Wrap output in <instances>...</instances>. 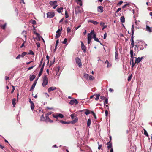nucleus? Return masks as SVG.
<instances>
[{
	"mask_svg": "<svg viewBox=\"0 0 152 152\" xmlns=\"http://www.w3.org/2000/svg\"><path fill=\"white\" fill-rule=\"evenodd\" d=\"M118 50L116 49V51L115 52V58L116 60L117 59H118Z\"/></svg>",
	"mask_w": 152,
	"mask_h": 152,
	"instance_id": "21",
	"label": "nucleus"
},
{
	"mask_svg": "<svg viewBox=\"0 0 152 152\" xmlns=\"http://www.w3.org/2000/svg\"><path fill=\"white\" fill-rule=\"evenodd\" d=\"M107 35V34L106 33H105L104 35V38H104V39H106V38Z\"/></svg>",
	"mask_w": 152,
	"mask_h": 152,
	"instance_id": "62",
	"label": "nucleus"
},
{
	"mask_svg": "<svg viewBox=\"0 0 152 152\" xmlns=\"http://www.w3.org/2000/svg\"><path fill=\"white\" fill-rule=\"evenodd\" d=\"M35 66V65H34L33 66H31V67H28V69H27L28 70H31V69H32L34 67V66Z\"/></svg>",
	"mask_w": 152,
	"mask_h": 152,
	"instance_id": "54",
	"label": "nucleus"
},
{
	"mask_svg": "<svg viewBox=\"0 0 152 152\" xmlns=\"http://www.w3.org/2000/svg\"><path fill=\"white\" fill-rule=\"evenodd\" d=\"M45 121L46 122H49L50 123H52L53 122V121L50 120L48 117V116L45 115Z\"/></svg>",
	"mask_w": 152,
	"mask_h": 152,
	"instance_id": "9",
	"label": "nucleus"
},
{
	"mask_svg": "<svg viewBox=\"0 0 152 152\" xmlns=\"http://www.w3.org/2000/svg\"><path fill=\"white\" fill-rule=\"evenodd\" d=\"M56 88V87H52L49 88L48 89V92H50L51 91H53Z\"/></svg>",
	"mask_w": 152,
	"mask_h": 152,
	"instance_id": "14",
	"label": "nucleus"
},
{
	"mask_svg": "<svg viewBox=\"0 0 152 152\" xmlns=\"http://www.w3.org/2000/svg\"><path fill=\"white\" fill-rule=\"evenodd\" d=\"M27 53L26 52H23L22 54L21 55V57H23L24 56H25L26 54Z\"/></svg>",
	"mask_w": 152,
	"mask_h": 152,
	"instance_id": "43",
	"label": "nucleus"
},
{
	"mask_svg": "<svg viewBox=\"0 0 152 152\" xmlns=\"http://www.w3.org/2000/svg\"><path fill=\"white\" fill-rule=\"evenodd\" d=\"M30 22L33 25L36 24V22L35 20H31L30 21Z\"/></svg>",
	"mask_w": 152,
	"mask_h": 152,
	"instance_id": "42",
	"label": "nucleus"
},
{
	"mask_svg": "<svg viewBox=\"0 0 152 152\" xmlns=\"http://www.w3.org/2000/svg\"><path fill=\"white\" fill-rule=\"evenodd\" d=\"M133 58H134V57H132V58H131V59H130V64L132 65V68H133V67L134 66V65H135V64H136L135 62V63H134V62Z\"/></svg>",
	"mask_w": 152,
	"mask_h": 152,
	"instance_id": "11",
	"label": "nucleus"
},
{
	"mask_svg": "<svg viewBox=\"0 0 152 152\" xmlns=\"http://www.w3.org/2000/svg\"><path fill=\"white\" fill-rule=\"evenodd\" d=\"M146 30L148 31L149 32H152V29H151V28L149 27L147 25H146Z\"/></svg>",
	"mask_w": 152,
	"mask_h": 152,
	"instance_id": "19",
	"label": "nucleus"
},
{
	"mask_svg": "<svg viewBox=\"0 0 152 152\" xmlns=\"http://www.w3.org/2000/svg\"><path fill=\"white\" fill-rule=\"evenodd\" d=\"M144 134L147 137L148 136V134L147 132V131L145 129H144Z\"/></svg>",
	"mask_w": 152,
	"mask_h": 152,
	"instance_id": "34",
	"label": "nucleus"
},
{
	"mask_svg": "<svg viewBox=\"0 0 152 152\" xmlns=\"http://www.w3.org/2000/svg\"><path fill=\"white\" fill-rule=\"evenodd\" d=\"M47 15L48 18H53L55 14L53 12H49L47 13Z\"/></svg>",
	"mask_w": 152,
	"mask_h": 152,
	"instance_id": "3",
	"label": "nucleus"
},
{
	"mask_svg": "<svg viewBox=\"0 0 152 152\" xmlns=\"http://www.w3.org/2000/svg\"><path fill=\"white\" fill-rule=\"evenodd\" d=\"M90 34H93V38L94 39V38L95 37H96V34H95V33H94V30L91 31V32Z\"/></svg>",
	"mask_w": 152,
	"mask_h": 152,
	"instance_id": "27",
	"label": "nucleus"
},
{
	"mask_svg": "<svg viewBox=\"0 0 152 152\" xmlns=\"http://www.w3.org/2000/svg\"><path fill=\"white\" fill-rule=\"evenodd\" d=\"M37 80H36L34 82L33 84L32 85V86L30 90V91H32L34 89V88L35 87V86H36V83H37Z\"/></svg>",
	"mask_w": 152,
	"mask_h": 152,
	"instance_id": "10",
	"label": "nucleus"
},
{
	"mask_svg": "<svg viewBox=\"0 0 152 152\" xmlns=\"http://www.w3.org/2000/svg\"><path fill=\"white\" fill-rule=\"evenodd\" d=\"M91 39V36L90 34H88V43L89 44L90 43Z\"/></svg>",
	"mask_w": 152,
	"mask_h": 152,
	"instance_id": "12",
	"label": "nucleus"
},
{
	"mask_svg": "<svg viewBox=\"0 0 152 152\" xmlns=\"http://www.w3.org/2000/svg\"><path fill=\"white\" fill-rule=\"evenodd\" d=\"M96 96V97L95 98L96 100H98L99 98L100 94H97L95 95Z\"/></svg>",
	"mask_w": 152,
	"mask_h": 152,
	"instance_id": "31",
	"label": "nucleus"
},
{
	"mask_svg": "<svg viewBox=\"0 0 152 152\" xmlns=\"http://www.w3.org/2000/svg\"><path fill=\"white\" fill-rule=\"evenodd\" d=\"M99 142H98V144L99 145L98 147V149L99 150H100L101 148V147H102V145H99Z\"/></svg>",
	"mask_w": 152,
	"mask_h": 152,
	"instance_id": "47",
	"label": "nucleus"
},
{
	"mask_svg": "<svg viewBox=\"0 0 152 152\" xmlns=\"http://www.w3.org/2000/svg\"><path fill=\"white\" fill-rule=\"evenodd\" d=\"M107 145H108L107 148L108 149L110 148L111 149V148H112V144L111 143L110 141L107 142Z\"/></svg>",
	"mask_w": 152,
	"mask_h": 152,
	"instance_id": "18",
	"label": "nucleus"
},
{
	"mask_svg": "<svg viewBox=\"0 0 152 152\" xmlns=\"http://www.w3.org/2000/svg\"><path fill=\"white\" fill-rule=\"evenodd\" d=\"M34 52L31 50H30L29 51V52L28 53V54L34 55Z\"/></svg>",
	"mask_w": 152,
	"mask_h": 152,
	"instance_id": "44",
	"label": "nucleus"
},
{
	"mask_svg": "<svg viewBox=\"0 0 152 152\" xmlns=\"http://www.w3.org/2000/svg\"><path fill=\"white\" fill-rule=\"evenodd\" d=\"M31 108L32 110H33L34 107V104L33 102L31 103Z\"/></svg>",
	"mask_w": 152,
	"mask_h": 152,
	"instance_id": "30",
	"label": "nucleus"
},
{
	"mask_svg": "<svg viewBox=\"0 0 152 152\" xmlns=\"http://www.w3.org/2000/svg\"><path fill=\"white\" fill-rule=\"evenodd\" d=\"M91 112V113H92L94 117L95 118V119H96V115L95 113H94V112L93 111H92Z\"/></svg>",
	"mask_w": 152,
	"mask_h": 152,
	"instance_id": "49",
	"label": "nucleus"
},
{
	"mask_svg": "<svg viewBox=\"0 0 152 152\" xmlns=\"http://www.w3.org/2000/svg\"><path fill=\"white\" fill-rule=\"evenodd\" d=\"M63 9L62 7H60L59 8L57 9V11L59 13H60L61 12V10Z\"/></svg>",
	"mask_w": 152,
	"mask_h": 152,
	"instance_id": "40",
	"label": "nucleus"
},
{
	"mask_svg": "<svg viewBox=\"0 0 152 152\" xmlns=\"http://www.w3.org/2000/svg\"><path fill=\"white\" fill-rule=\"evenodd\" d=\"M66 42L67 39L66 38H65L63 42L62 43L64 44H66Z\"/></svg>",
	"mask_w": 152,
	"mask_h": 152,
	"instance_id": "50",
	"label": "nucleus"
},
{
	"mask_svg": "<svg viewBox=\"0 0 152 152\" xmlns=\"http://www.w3.org/2000/svg\"><path fill=\"white\" fill-rule=\"evenodd\" d=\"M57 2L56 1H50L49 2V4L51 6H54L57 4Z\"/></svg>",
	"mask_w": 152,
	"mask_h": 152,
	"instance_id": "16",
	"label": "nucleus"
},
{
	"mask_svg": "<svg viewBox=\"0 0 152 152\" xmlns=\"http://www.w3.org/2000/svg\"><path fill=\"white\" fill-rule=\"evenodd\" d=\"M78 103V102L75 99H74L71 100L69 102V104L72 105L74 104L75 103L76 104H77Z\"/></svg>",
	"mask_w": 152,
	"mask_h": 152,
	"instance_id": "5",
	"label": "nucleus"
},
{
	"mask_svg": "<svg viewBox=\"0 0 152 152\" xmlns=\"http://www.w3.org/2000/svg\"><path fill=\"white\" fill-rule=\"evenodd\" d=\"M82 49L83 50L84 52H85L86 51V48L85 46H82L81 47Z\"/></svg>",
	"mask_w": 152,
	"mask_h": 152,
	"instance_id": "33",
	"label": "nucleus"
},
{
	"mask_svg": "<svg viewBox=\"0 0 152 152\" xmlns=\"http://www.w3.org/2000/svg\"><path fill=\"white\" fill-rule=\"evenodd\" d=\"M53 117L54 118H56V119H57L58 118V115H57V113L56 115L53 114Z\"/></svg>",
	"mask_w": 152,
	"mask_h": 152,
	"instance_id": "45",
	"label": "nucleus"
},
{
	"mask_svg": "<svg viewBox=\"0 0 152 152\" xmlns=\"http://www.w3.org/2000/svg\"><path fill=\"white\" fill-rule=\"evenodd\" d=\"M74 115H75V114L73 113V114H71V115H70L72 119H74Z\"/></svg>",
	"mask_w": 152,
	"mask_h": 152,
	"instance_id": "57",
	"label": "nucleus"
},
{
	"mask_svg": "<svg viewBox=\"0 0 152 152\" xmlns=\"http://www.w3.org/2000/svg\"><path fill=\"white\" fill-rule=\"evenodd\" d=\"M44 65H45V63H44L41 68V69H40V72H39V73L38 75V76L39 77H40L41 76V75L42 73L43 70L44 69Z\"/></svg>",
	"mask_w": 152,
	"mask_h": 152,
	"instance_id": "6",
	"label": "nucleus"
},
{
	"mask_svg": "<svg viewBox=\"0 0 152 152\" xmlns=\"http://www.w3.org/2000/svg\"><path fill=\"white\" fill-rule=\"evenodd\" d=\"M59 43V41H58V40H57L56 41V46H55V48L54 49V51H55V50H56V48H57V47L58 45V44Z\"/></svg>",
	"mask_w": 152,
	"mask_h": 152,
	"instance_id": "29",
	"label": "nucleus"
},
{
	"mask_svg": "<svg viewBox=\"0 0 152 152\" xmlns=\"http://www.w3.org/2000/svg\"><path fill=\"white\" fill-rule=\"evenodd\" d=\"M61 29H58V30L57 31L56 33H58V32L59 31H62V27H61Z\"/></svg>",
	"mask_w": 152,
	"mask_h": 152,
	"instance_id": "58",
	"label": "nucleus"
},
{
	"mask_svg": "<svg viewBox=\"0 0 152 152\" xmlns=\"http://www.w3.org/2000/svg\"><path fill=\"white\" fill-rule=\"evenodd\" d=\"M80 7L79 6H77L75 8V11L76 14L81 12V10H80Z\"/></svg>",
	"mask_w": 152,
	"mask_h": 152,
	"instance_id": "7",
	"label": "nucleus"
},
{
	"mask_svg": "<svg viewBox=\"0 0 152 152\" xmlns=\"http://www.w3.org/2000/svg\"><path fill=\"white\" fill-rule=\"evenodd\" d=\"M100 99L102 100H104L105 99V97L104 96H100Z\"/></svg>",
	"mask_w": 152,
	"mask_h": 152,
	"instance_id": "63",
	"label": "nucleus"
},
{
	"mask_svg": "<svg viewBox=\"0 0 152 152\" xmlns=\"http://www.w3.org/2000/svg\"><path fill=\"white\" fill-rule=\"evenodd\" d=\"M88 22H91L94 25H97L98 23V22L96 21H94L93 20H89L88 21Z\"/></svg>",
	"mask_w": 152,
	"mask_h": 152,
	"instance_id": "22",
	"label": "nucleus"
},
{
	"mask_svg": "<svg viewBox=\"0 0 152 152\" xmlns=\"http://www.w3.org/2000/svg\"><path fill=\"white\" fill-rule=\"evenodd\" d=\"M16 99L15 98H14L12 100V103L14 107H15V105L16 104L15 101Z\"/></svg>",
	"mask_w": 152,
	"mask_h": 152,
	"instance_id": "25",
	"label": "nucleus"
},
{
	"mask_svg": "<svg viewBox=\"0 0 152 152\" xmlns=\"http://www.w3.org/2000/svg\"><path fill=\"white\" fill-rule=\"evenodd\" d=\"M131 31H132V35L134 34V27L133 24H132V27L131 28Z\"/></svg>",
	"mask_w": 152,
	"mask_h": 152,
	"instance_id": "26",
	"label": "nucleus"
},
{
	"mask_svg": "<svg viewBox=\"0 0 152 152\" xmlns=\"http://www.w3.org/2000/svg\"><path fill=\"white\" fill-rule=\"evenodd\" d=\"M48 83V79L46 75H45L43 78V82L42 84L43 87L45 86Z\"/></svg>",
	"mask_w": 152,
	"mask_h": 152,
	"instance_id": "2",
	"label": "nucleus"
},
{
	"mask_svg": "<svg viewBox=\"0 0 152 152\" xmlns=\"http://www.w3.org/2000/svg\"><path fill=\"white\" fill-rule=\"evenodd\" d=\"M67 32V33H69L71 31V29L69 27H68L66 29Z\"/></svg>",
	"mask_w": 152,
	"mask_h": 152,
	"instance_id": "52",
	"label": "nucleus"
},
{
	"mask_svg": "<svg viewBox=\"0 0 152 152\" xmlns=\"http://www.w3.org/2000/svg\"><path fill=\"white\" fill-rule=\"evenodd\" d=\"M78 120V118L76 117L73 120L71 121L70 123L72 124H74Z\"/></svg>",
	"mask_w": 152,
	"mask_h": 152,
	"instance_id": "15",
	"label": "nucleus"
},
{
	"mask_svg": "<svg viewBox=\"0 0 152 152\" xmlns=\"http://www.w3.org/2000/svg\"><path fill=\"white\" fill-rule=\"evenodd\" d=\"M130 54L131 58L133 57V50H131L130 51Z\"/></svg>",
	"mask_w": 152,
	"mask_h": 152,
	"instance_id": "41",
	"label": "nucleus"
},
{
	"mask_svg": "<svg viewBox=\"0 0 152 152\" xmlns=\"http://www.w3.org/2000/svg\"><path fill=\"white\" fill-rule=\"evenodd\" d=\"M56 33V37L57 38H59L60 36V35L61 33Z\"/></svg>",
	"mask_w": 152,
	"mask_h": 152,
	"instance_id": "35",
	"label": "nucleus"
},
{
	"mask_svg": "<svg viewBox=\"0 0 152 152\" xmlns=\"http://www.w3.org/2000/svg\"><path fill=\"white\" fill-rule=\"evenodd\" d=\"M35 76L34 75H31L30 76V81H32L35 78Z\"/></svg>",
	"mask_w": 152,
	"mask_h": 152,
	"instance_id": "17",
	"label": "nucleus"
},
{
	"mask_svg": "<svg viewBox=\"0 0 152 152\" xmlns=\"http://www.w3.org/2000/svg\"><path fill=\"white\" fill-rule=\"evenodd\" d=\"M37 47L39 48L40 47V44L39 42H38L36 43Z\"/></svg>",
	"mask_w": 152,
	"mask_h": 152,
	"instance_id": "60",
	"label": "nucleus"
},
{
	"mask_svg": "<svg viewBox=\"0 0 152 152\" xmlns=\"http://www.w3.org/2000/svg\"><path fill=\"white\" fill-rule=\"evenodd\" d=\"M105 114L106 116H107V115L108 114V112L107 110H105Z\"/></svg>",
	"mask_w": 152,
	"mask_h": 152,
	"instance_id": "64",
	"label": "nucleus"
},
{
	"mask_svg": "<svg viewBox=\"0 0 152 152\" xmlns=\"http://www.w3.org/2000/svg\"><path fill=\"white\" fill-rule=\"evenodd\" d=\"M94 40L95 41H96L99 42H100V41L99 40L98 38L96 37H95L94 38Z\"/></svg>",
	"mask_w": 152,
	"mask_h": 152,
	"instance_id": "48",
	"label": "nucleus"
},
{
	"mask_svg": "<svg viewBox=\"0 0 152 152\" xmlns=\"http://www.w3.org/2000/svg\"><path fill=\"white\" fill-rule=\"evenodd\" d=\"M136 58V60H135V63H137V64H138L142 59L143 58V56H142L141 57H138V58Z\"/></svg>",
	"mask_w": 152,
	"mask_h": 152,
	"instance_id": "8",
	"label": "nucleus"
},
{
	"mask_svg": "<svg viewBox=\"0 0 152 152\" xmlns=\"http://www.w3.org/2000/svg\"><path fill=\"white\" fill-rule=\"evenodd\" d=\"M46 59H47V64H48L49 62V56L48 55H47L46 56Z\"/></svg>",
	"mask_w": 152,
	"mask_h": 152,
	"instance_id": "46",
	"label": "nucleus"
},
{
	"mask_svg": "<svg viewBox=\"0 0 152 152\" xmlns=\"http://www.w3.org/2000/svg\"><path fill=\"white\" fill-rule=\"evenodd\" d=\"M132 75H130L129 76L128 78V80H127L128 81H130L131 80V79L132 78Z\"/></svg>",
	"mask_w": 152,
	"mask_h": 152,
	"instance_id": "39",
	"label": "nucleus"
},
{
	"mask_svg": "<svg viewBox=\"0 0 152 152\" xmlns=\"http://www.w3.org/2000/svg\"><path fill=\"white\" fill-rule=\"evenodd\" d=\"M12 87L13 88V89H12V91L11 92V93H13L14 91L15 90V87L14 86H12Z\"/></svg>",
	"mask_w": 152,
	"mask_h": 152,
	"instance_id": "61",
	"label": "nucleus"
},
{
	"mask_svg": "<svg viewBox=\"0 0 152 152\" xmlns=\"http://www.w3.org/2000/svg\"><path fill=\"white\" fill-rule=\"evenodd\" d=\"M105 103L106 104H107L108 103V99L107 98H106L105 100Z\"/></svg>",
	"mask_w": 152,
	"mask_h": 152,
	"instance_id": "56",
	"label": "nucleus"
},
{
	"mask_svg": "<svg viewBox=\"0 0 152 152\" xmlns=\"http://www.w3.org/2000/svg\"><path fill=\"white\" fill-rule=\"evenodd\" d=\"M91 119H88V120L87 123V125L89 127L90 126L91 124Z\"/></svg>",
	"mask_w": 152,
	"mask_h": 152,
	"instance_id": "23",
	"label": "nucleus"
},
{
	"mask_svg": "<svg viewBox=\"0 0 152 152\" xmlns=\"http://www.w3.org/2000/svg\"><path fill=\"white\" fill-rule=\"evenodd\" d=\"M76 2L78 4H79L80 6L82 5V2L81 0H76Z\"/></svg>",
	"mask_w": 152,
	"mask_h": 152,
	"instance_id": "20",
	"label": "nucleus"
},
{
	"mask_svg": "<svg viewBox=\"0 0 152 152\" xmlns=\"http://www.w3.org/2000/svg\"><path fill=\"white\" fill-rule=\"evenodd\" d=\"M43 61V58H42L41 59V61H40V65H39V67H40L42 64V63Z\"/></svg>",
	"mask_w": 152,
	"mask_h": 152,
	"instance_id": "59",
	"label": "nucleus"
},
{
	"mask_svg": "<svg viewBox=\"0 0 152 152\" xmlns=\"http://www.w3.org/2000/svg\"><path fill=\"white\" fill-rule=\"evenodd\" d=\"M84 113L86 115H88L90 113V111L86 109Z\"/></svg>",
	"mask_w": 152,
	"mask_h": 152,
	"instance_id": "36",
	"label": "nucleus"
},
{
	"mask_svg": "<svg viewBox=\"0 0 152 152\" xmlns=\"http://www.w3.org/2000/svg\"><path fill=\"white\" fill-rule=\"evenodd\" d=\"M57 115H58V117L60 118H62L64 117L63 115L61 113H57Z\"/></svg>",
	"mask_w": 152,
	"mask_h": 152,
	"instance_id": "37",
	"label": "nucleus"
},
{
	"mask_svg": "<svg viewBox=\"0 0 152 152\" xmlns=\"http://www.w3.org/2000/svg\"><path fill=\"white\" fill-rule=\"evenodd\" d=\"M34 34H36L38 37L40 36V34L39 33L36 32L35 31H34Z\"/></svg>",
	"mask_w": 152,
	"mask_h": 152,
	"instance_id": "51",
	"label": "nucleus"
},
{
	"mask_svg": "<svg viewBox=\"0 0 152 152\" xmlns=\"http://www.w3.org/2000/svg\"><path fill=\"white\" fill-rule=\"evenodd\" d=\"M134 40H132V41H131V48H133L134 46Z\"/></svg>",
	"mask_w": 152,
	"mask_h": 152,
	"instance_id": "32",
	"label": "nucleus"
},
{
	"mask_svg": "<svg viewBox=\"0 0 152 152\" xmlns=\"http://www.w3.org/2000/svg\"><path fill=\"white\" fill-rule=\"evenodd\" d=\"M84 77L87 80L89 79L91 80L94 79V77L91 75H89L87 74H84Z\"/></svg>",
	"mask_w": 152,
	"mask_h": 152,
	"instance_id": "1",
	"label": "nucleus"
},
{
	"mask_svg": "<svg viewBox=\"0 0 152 152\" xmlns=\"http://www.w3.org/2000/svg\"><path fill=\"white\" fill-rule=\"evenodd\" d=\"M60 122L62 123V124H69L70 123V122H66V121H63V120H60Z\"/></svg>",
	"mask_w": 152,
	"mask_h": 152,
	"instance_id": "38",
	"label": "nucleus"
},
{
	"mask_svg": "<svg viewBox=\"0 0 152 152\" xmlns=\"http://www.w3.org/2000/svg\"><path fill=\"white\" fill-rule=\"evenodd\" d=\"M129 6V4H125L123 6L122 8H125L127 6Z\"/></svg>",
	"mask_w": 152,
	"mask_h": 152,
	"instance_id": "53",
	"label": "nucleus"
},
{
	"mask_svg": "<svg viewBox=\"0 0 152 152\" xmlns=\"http://www.w3.org/2000/svg\"><path fill=\"white\" fill-rule=\"evenodd\" d=\"M21 57L20 54L18 55L16 57V58L17 59H19Z\"/></svg>",
	"mask_w": 152,
	"mask_h": 152,
	"instance_id": "55",
	"label": "nucleus"
},
{
	"mask_svg": "<svg viewBox=\"0 0 152 152\" xmlns=\"http://www.w3.org/2000/svg\"><path fill=\"white\" fill-rule=\"evenodd\" d=\"M45 118L43 114L42 115L41 117L40 120L41 121H45Z\"/></svg>",
	"mask_w": 152,
	"mask_h": 152,
	"instance_id": "28",
	"label": "nucleus"
},
{
	"mask_svg": "<svg viewBox=\"0 0 152 152\" xmlns=\"http://www.w3.org/2000/svg\"><path fill=\"white\" fill-rule=\"evenodd\" d=\"M75 61L78 66L80 67H81L82 66V64L80 59L78 57H77L75 58Z\"/></svg>",
	"mask_w": 152,
	"mask_h": 152,
	"instance_id": "4",
	"label": "nucleus"
},
{
	"mask_svg": "<svg viewBox=\"0 0 152 152\" xmlns=\"http://www.w3.org/2000/svg\"><path fill=\"white\" fill-rule=\"evenodd\" d=\"M7 25V23H5L3 25H0V27H1L3 29H5L6 26Z\"/></svg>",
	"mask_w": 152,
	"mask_h": 152,
	"instance_id": "24",
	"label": "nucleus"
},
{
	"mask_svg": "<svg viewBox=\"0 0 152 152\" xmlns=\"http://www.w3.org/2000/svg\"><path fill=\"white\" fill-rule=\"evenodd\" d=\"M103 7L101 6H99L97 7L98 11L102 13L103 11Z\"/></svg>",
	"mask_w": 152,
	"mask_h": 152,
	"instance_id": "13",
	"label": "nucleus"
}]
</instances>
